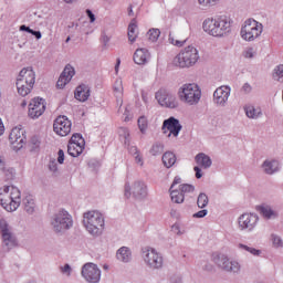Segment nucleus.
I'll return each mask as SVG.
<instances>
[{
  "mask_svg": "<svg viewBox=\"0 0 283 283\" xmlns=\"http://www.w3.org/2000/svg\"><path fill=\"white\" fill-rule=\"evenodd\" d=\"M202 28L210 36H224L231 32V19L227 15L207 18L202 23Z\"/></svg>",
  "mask_w": 283,
  "mask_h": 283,
  "instance_id": "1",
  "label": "nucleus"
},
{
  "mask_svg": "<svg viewBox=\"0 0 283 283\" xmlns=\"http://www.w3.org/2000/svg\"><path fill=\"white\" fill-rule=\"evenodd\" d=\"M50 226L56 235H64L66 231L74 227V219L67 210L60 209L51 216Z\"/></svg>",
  "mask_w": 283,
  "mask_h": 283,
  "instance_id": "2",
  "label": "nucleus"
},
{
  "mask_svg": "<svg viewBox=\"0 0 283 283\" xmlns=\"http://www.w3.org/2000/svg\"><path fill=\"white\" fill-rule=\"evenodd\" d=\"M83 218V224L91 235L95 238L103 235V231L105 230V217H103V213L93 210L85 212Z\"/></svg>",
  "mask_w": 283,
  "mask_h": 283,
  "instance_id": "3",
  "label": "nucleus"
},
{
  "mask_svg": "<svg viewBox=\"0 0 283 283\" xmlns=\"http://www.w3.org/2000/svg\"><path fill=\"white\" fill-rule=\"evenodd\" d=\"M179 101L187 105H198L202 98V91L196 83L184 84L178 90Z\"/></svg>",
  "mask_w": 283,
  "mask_h": 283,
  "instance_id": "4",
  "label": "nucleus"
},
{
  "mask_svg": "<svg viewBox=\"0 0 283 283\" xmlns=\"http://www.w3.org/2000/svg\"><path fill=\"white\" fill-rule=\"evenodd\" d=\"M200 59V54L198 53V49L193 45H188L174 59L172 63L177 67H193L198 60Z\"/></svg>",
  "mask_w": 283,
  "mask_h": 283,
  "instance_id": "5",
  "label": "nucleus"
},
{
  "mask_svg": "<svg viewBox=\"0 0 283 283\" xmlns=\"http://www.w3.org/2000/svg\"><path fill=\"white\" fill-rule=\"evenodd\" d=\"M264 30V25L258 22L255 19H248L244 21V24L241 27V39L243 41L252 42L255 39H260L262 36V32Z\"/></svg>",
  "mask_w": 283,
  "mask_h": 283,
  "instance_id": "6",
  "label": "nucleus"
},
{
  "mask_svg": "<svg viewBox=\"0 0 283 283\" xmlns=\"http://www.w3.org/2000/svg\"><path fill=\"white\" fill-rule=\"evenodd\" d=\"M143 259L145 264L153 271H158L163 266V254L158 253L156 249L145 248L143 249Z\"/></svg>",
  "mask_w": 283,
  "mask_h": 283,
  "instance_id": "7",
  "label": "nucleus"
},
{
  "mask_svg": "<svg viewBox=\"0 0 283 283\" xmlns=\"http://www.w3.org/2000/svg\"><path fill=\"white\" fill-rule=\"evenodd\" d=\"M132 195L136 200L147 198V185H145V181L137 180L133 184V186H130L129 182H126L124 196L125 198L129 199L132 198Z\"/></svg>",
  "mask_w": 283,
  "mask_h": 283,
  "instance_id": "8",
  "label": "nucleus"
},
{
  "mask_svg": "<svg viewBox=\"0 0 283 283\" xmlns=\"http://www.w3.org/2000/svg\"><path fill=\"white\" fill-rule=\"evenodd\" d=\"M212 260L219 269L228 273H240V263L238 261H229V256L222 253H213Z\"/></svg>",
  "mask_w": 283,
  "mask_h": 283,
  "instance_id": "9",
  "label": "nucleus"
},
{
  "mask_svg": "<svg viewBox=\"0 0 283 283\" xmlns=\"http://www.w3.org/2000/svg\"><path fill=\"white\" fill-rule=\"evenodd\" d=\"M259 222L260 217L256 213H243L238 218L239 230L244 233H253Z\"/></svg>",
  "mask_w": 283,
  "mask_h": 283,
  "instance_id": "10",
  "label": "nucleus"
},
{
  "mask_svg": "<svg viewBox=\"0 0 283 283\" xmlns=\"http://www.w3.org/2000/svg\"><path fill=\"white\" fill-rule=\"evenodd\" d=\"M155 98L161 107L168 109H176L180 105L176 95L165 88L159 90L155 94Z\"/></svg>",
  "mask_w": 283,
  "mask_h": 283,
  "instance_id": "11",
  "label": "nucleus"
},
{
  "mask_svg": "<svg viewBox=\"0 0 283 283\" xmlns=\"http://www.w3.org/2000/svg\"><path fill=\"white\" fill-rule=\"evenodd\" d=\"M82 277L88 283H99L101 282V269L94 263H86L82 266Z\"/></svg>",
  "mask_w": 283,
  "mask_h": 283,
  "instance_id": "12",
  "label": "nucleus"
},
{
  "mask_svg": "<svg viewBox=\"0 0 283 283\" xmlns=\"http://www.w3.org/2000/svg\"><path fill=\"white\" fill-rule=\"evenodd\" d=\"M9 140L13 146V149H17V151H19V149H23V145L28 143V137L25 136V129L14 127L13 129H11V133L9 135Z\"/></svg>",
  "mask_w": 283,
  "mask_h": 283,
  "instance_id": "13",
  "label": "nucleus"
},
{
  "mask_svg": "<svg viewBox=\"0 0 283 283\" xmlns=\"http://www.w3.org/2000/svg\"><path fill=\"white\" fill-rule=\"evenodd\" d=\"M45 99L41 97H34L29 104V118L36 120V118L45 114Z\"/></svg>",
  "mask_w": 283,
  "mask_h": 283,
  "instance_id": "14",
  "label": "nucleus"
},
{
  "mask_svg": "<svg viewBox=\"0 0 283 283\" xmlns=\"http://www.w3.org/2000/svg\"><path fill=\"white\" fill-rule=\"evenodd\" d=\"M53 132H55L57 136H67V134L72 132V122L65 115L56 117L53 123Z\"/></svg>",
  "mask_w": 283,
  "mask_h": 283,
  "instance_id": "15",
  "label": "nucleus"
},
{
  "mask_svg": "<svg viewBox=\"0 0 283 283\" xmlns=\"http://www.w3.org/2000/svg\"><path fill=\"white\" fill-rule=\"evenodd\" d=\"M0 233L2 235L3 244L4 247H7L8 251L17 247V238L12 235V232H10V227L8 226V222L3 219L0 220Z\"/></svg>",
  "mask_w": 283,
  "mask_h": 283,
  "instance_id": "16",
  "label": "nucleus"
},
{
  "mask_svg": "<svg viewBox=\"0 0 283 283\" xmlns=\"http://www.w3.org/2000/svg\"><path fill=\"white\" fill-rule=\"evenodd\" d=\"M229 96H231V87L220 86L213 92L212 101L217 107H227Z\"/></svg>",
  "mask_w": 283,
  "mask_h": 283,
  "instance_id": "17",
  "label": "nucleus"
},
{
  "mask_svg": "<svg viewBox=\"0 0 283 283\" xmlns=\"http://www.w3.org/2000/svg\"><path fill=\"white\" fill-rule=\"evenodd\" d=\"M17 81H19V85H23L27 83L30 87L36 83V73L32 67H24L20 71Z\"/></svg>",
  "mask_w": 283,
  "mask_h": 283,
  "instance_id": "18",
  "label": "nucleus"
},
{
  "mask_svg": "<svg viewBox=\"0 0 283 283\" xmlns=\"http://www.w3.org/2000/svg\"><path fill=\"white\" fill-rule=\"evenodd\" d=\"M163 129H168L175 138H178L180 132H182V124H180L178 118L171 116L164 120Z\"/></svg>",
  "mask_w": 283,
  "mask_h": 283,
  "instance_id": "19",
  "label": "nucleus"
},
{
  "mask_svg": "<svg viewBox=\"0 0 283 283\" xmlns=\"http://www.w3.org/2000/svg\"><path fill=\"white\" fill-rule=\"evenodd\" d=\"M74 74V69L72 67V65L67 64L56 82V87L59 90H63V87H65V85L70 83V81H72Z\"/></svg>",
  "mask_w": 283,
  "mask_h": 283,
  "instance_id": "20",
  "label": "nucleus"
},
{
  "mask_svg": "<svg viewBox=\"0 0 283 283\" xmlns=\"http://www.w3.org/2000/svg\"><path fill=\"white\" fill-rule=\"evenodd\" d=\"M151 59V53L149 50L142 48L137 49L133 55V61L136 65H147Z\"/></svg>",
  "mask_w": 283,
  "mask_h": 283,
  "instance_id": "21",
  "label": "nucleus"
},
{
  "mask_svg": "<svg viewBox=\"0 0 283 283\" xmlns=\"http://www.w3.org/2000/svg\"><path fill=\"white\" fill-rule=\"evenodd\" d=\"M262 169L268 176H273L280 171V161L276 159H265L262 164Z\"/></svg>",
  "mask_w": 283,
  "mask_h": 283,
  "instance_id": "22",
  "label": "nucleus"
},
{
  "mask_svg": "<svg viewBox=\"0 0 283 283\" xmlns=\"http://www.w3.org/2000/svg\"><path fill=\"white\" fill-rule=\"evenodd\" d=\"M75 98L81 103H85L90 98V86L82 84L75 90Z\"/></svg>",
  "mask_w": 283,
  "mask_h": 283,
  "instance_id": "23",
  "label": "nucleus"
},
{
  "mask_svg": "<svg viewBox=\"0 0 283 283\" xmlns=\"http://www.w3.org/2000/svg\"><path fill=\"white\" fill-rule=\"evenodd\" d=\"M195 160L199 167H202V169H209L211 165H213V161L211 160V157H209L205 153H199L196 155Z\"/></svg>",
  "mask_w": 283,
  "mask_h": 283,
  "instance_id": "24",
  "label": "nucleus"
},
{
  "mask_svg": "<svg viewBox=\"0 0 283 283\" xmlns=\"http://www.w3.org/2000/svg\"><path fill=\"white\" fill-rule=\"evenodd\" d=\"M116 258L119 262L127 264V262H132V250L127 247H122L117 250Z\"/></svg>",
  "mask_w": 283,
  "mask_h": 283,
  "instance_id": "25",
  "label": "nucleus"
},
{
  "mask_svg": "<svg viewBox=\"0 0 283 283\" xmlns=\"http://www.w3.org/2000/svg\"><path fill=\"white\" fill-rule=\"evenodd\" d=\"M85 149V145L76 144V143H69L67 145V154L72 156V158H78L81 154H83Z\"/></svg>",
  "mask_w": 283,
  "mask_h": 283,
  "instance_id": "26",
  "label": "nucleus"
},
{
  "mask_svg": "<svg viewBox=\"0 0 283 283\" xmlns=\"http://www.w3.org/2000/svg\"><path fill=\"white\" fill-rule=\"evenodd\" d=\"M256 210L265 218V220H271V218H277V212L271 208V206H258Z\"/></svg>",
  "mask_w": 283,
  "mask_h": 283,
  "instance_id": "27",
  "label": "nucleus"
},
{
  "mask_svg": "<svg viewBox=\"0 0 283 283\" xmlns=\"http://www.w3.org/2000/svg\"><path fill=\"white\" fill-rule=\"evenodd\" d=\"M161 161L166 169H171V167L176 165V154L166 151L161 157Z\"/></svg>",
  "mask_w": 283,
  "mask_h": 283,
  "instance_id": "28",
  "label": "nucleus"
},
{
  "mask_svg": "<svg viewBox=\"0 0 283 283\" xmlns=\"http://www.w3.org/2000/svg\"><path fill=\"white\" fill-rule=\"evenodd\" d=\"M23 206L24 211H27L29 216H32V213H34V208L36 207V205L34 203V198L32 197V195H29L23 199Z\"/></svg>",
  "mask_w": 283,
  "mask_h": 283,
  "instance_id": "29",
  "label": "nucleus"
},
{
  "mask_svg": "<svg viewBox=\"0 0 283 283\" xmlns=\"http://www.w3.org/2000/svg\"><path fill=\"white\" fill-rule=\"evenodd\" d=\"M115 96L117 98V105H123V81L117 80L114 85Z\"/></svg>",
  "mask_w": 283,
  "mask_h": 283,
  "instance_id": "30",
  "label": "nucleus"
},
{
  "mask_svg": "<svg viewBox=\"0 0 283 283\" xmlns=\"http://www.w3.org/2000/svg\"><path fill=\"white\" fill-rule=\"evenodd\" d=\"M17 90H18V94H20V96H28V94H30V92H32V90L34 88V85L28 84V83H23L22 85H19V80H17Z\"/></svg>",
  "mask_w": 283,
  "mask_h": 283,
  "instance_id": "31",
  "label": "nucleus"
},
{
  "mask_svg": "<svg viewBox=\"0 0 283 283\" xmlns=\"http://www.w3.org/2000/svg\"><path fill=\"white\" fill-rule=\"evenodd\" d=\"M138 36V25L132 21L128 25V40L134 43Z\"/></svg>",
  "mask_w": 283,
  "mask_h": 283,
  "instance_id": "32",
  "label": "nucleus"
},
{
  "mask_svg": "<svg viewBox=\"0 0 283 283\" xmlns=\"http://www.w3.org/2000/svg\"><path fill=\"white\" fill-rule=\"evenodd\" d=\"M171 201L175 202L176 205H182L185 202V195L180 192V190H169Z\"/></svg>",
  "mask_w": 283,
  "mask_h": 283,
  "instance_id": "33",
  "label": "nucleus"
},
{
  "mask_svg": "<svg viewBox=\"0 0 283 283\" xmlns=\"http://www.w3.org/2000/svg\"><path fill=\"white\" fill-rule=\"evenodd\" d=\"M207 205H209V196L205 192H200L197 198V207H199V209H205Z\"/></svg>",
  "mask_w": 283,
  "mask_h": 283,
  "instance_id": "34",
  "label": "nucleus"
},
{
  "mask_svg": "<svg viewBox=\"0 0 283 283\" xmlns=\"http://www.w3.org/2000/svg\"><path fill=\"white\" fill-rule=\"evenodd\" d=\"M163 151H165V145L160 142H156L150 148L151 156H160Z\"/></svg>",
  "mask_w": 283,
  "mask_h": 283,
  "instance_id": "35",
  "label": "nucleus"
},
{
  "mask_svg": "<svg viewBox=\"0 0 283 283\" xmlns=\"http://www.w3.org/2000/svg\"><path fill=\"white\" fill-rule=\"evenodd\" d=\"M260 114H262L260 111L255 109L253 106H248L245 108V115L248 118H259Z\"/></svg>",
  "mask_w": 283,
  "mask_h": 283,
  "instance_id": "36",
  "label": "nucleus"
},
{
  "mask_svg": "<svg viewBox=\"0 0 283 283\" xmlns=\"http://www.w3.org/2000/svg\"><path fill=\"white\" fill-rule=\"evenodd\" d=\"M273 78L274 81H279L280 83H283V64L274 69Z\"/></svg>",
  "mask_w": 283,
  "mask_h": 283,
  "instance_id": "37",
  "label": "nucleus"
},
{
  "mask_svg": "<svg viewBox=\"0 0 283 283\" xmlns=\"http://www.w3.org/2000/svg\"><path fill=\"white\" fill-rule=\"evenodd\" d=\"M179 189L182 196H185V193H193V191H196V187L190 184H182L179 186Z\"/></svg>",
  "mask_w": 283,
  "mask_h": 283,
  "instance_id": "38",
  "label": "nucleus"
},
{
  "mask_svg": "<svg viewBox=\"0 0 283 283\" xmlns=\"http://www.w3.org/2000/svg\"><path fill=\"white\" fill-rule=\"evenodd\" d=\"M137 124H138L139 132H142V134H145L148 127L147 117L140 116L137 120Z\"/></svg>",
  "mask_w": 283,
  "mask_h": 283,
  "instance_id": "39",
  "label": "nucleus"
},
{
  "mask_svg": "<svg viewBox=\"0 0 283 283\" xmlns=\"http://www.w3.org/2000/svg\"><path fill=\"white\" fill-rule=\"evenodd\" d=\"M239 249H243V251H247L248 253H251V255H261L262 251L258 250L255 248H251L249 245H244L242 243L239 244Z\"/></svg>",
  "mask_w": 283,
  "mask_h": 283,
  "instance_id": "40",
  "label": "nucleus"
},
{
  "mask_svg": "<svg viewBox=\"0 0 283 283\" xmlns=\"http://www.w3.org/2000/svg\"><path fill=\"white\" fill-rule=\"evenodd\" d=\"M159 36H160V30L159 29H150L148 31V39L153 43H156V41H158Z\"/></svg>",
  "mask_w": 283,
  "mask_h": 283,
  "instance_id": "41",
  "label": "nucleus"
},
{
  "mask_svg": "<svg viewBox=\"0 0 283 283\" xmlns=\"http://www.w3.org/2000/svg\"><path fill=\"white\" fill-rule=\"evenodd\" d=\"M69 143H75L76 145H85V139L83 138V135L80 133H75L72 135Z\"/></svg>",
  "mask_w": 283,
  "mask_h": 283,
  "instance_id": "42",
  "label": "nucleus"
},
{
  "mask_svg": "<svg viewBox=\"0 0 283 283\" xmlns=\"http://www.w3.org/2000/svg\"><path fill=\"white\" fill-rule=\"evenodd\" d=\"M220 0H198L199 6L202 8H212V6H218Z\"/></svg>",
  "mask_w": 283,
  "mask_h": 283,
  "instance_id": "43",
  "label": "nucleus"
},
{
  "mask_svg": "<svg viewBox=\"0 0 283 283\" xmlns=\"http://www.w3.org/2000/svg\"><path fill=\"white\" fill-rule=\"evenodd\" d=\"M272 243L275 249H283V241L280 235L272 234Z\"/></svg>",
  "mask_w": 283,
  "mask_h": 283,
  "instance_id": "44",
  "label": "nucleus"
},
{
  "mask_svg": "<svg viewBox=\"0 0 283 283\" xmlns=\"http://www.w3.org/2000/svg\"><path fill=\"white\" fill-rule=\"evenodd\" d=\"M41 147V142L39 140V137L33 136L31 138V151H39Z\"/></svg>",
  "mask_w": 283,
  "mask_h": 283,
  "instance_id": "45",
  "label": "nucleus"
},
{
  "mask_svg": "<svg viewBox=\"0 0 283 283\" xmlns=\"http://www.w3.org/2000/svg\"><path fill=\"white\" fill-rule=\"evenodd\" d=\"M255 54H258V52H255L253 48H248L243 51L244 59H254Z\"/></svg>",
  "mask_w": 283,
  "mask_h": 283,
  "instance_id": "46",
  "label": "nucleus"
},
{
  "mask_svg": "<svg viewBox=\"0 0 283 283\" xmlns=\"http://www.w3.org/2000/svg\"><path fill=\"white\" fill-rule=\"evenodd\" d=\"M168 41L169 43H171L172 45H176L177 48H182V45L187 43V40H184V41L176 40L171 36V34H169Z\"/></svg>",
  "mask_w": 283,
  "mask_h": 283,
  "instance_id": "47",
  "label": "nucleus"
},
{
  "mask_svg": "<svg viewBox=\"0 0 283 283\" xmlns=\"http://www.w3.org/2000/svg\"><path fill=\"white\" fill-rule=\"evenodd\" d=\"M60 270H61V273H64L67 276L72 275V266L67 263L64 266H61Z\"/></svg>",
  "mask_w": 283,
  "mask_h": 283,
  "instance_id": "48",
  "label": "nucleus"
},
{
  "mask_svg": "<svg viewBox=\"0 0 283 283\" xmlns=\"http://www.w3.org/2000/svg\"><path fill=\"white\" fill-rule=\"evenodd\" d=\"M57 163L59 165H63V163H65V151H63V149L57 151Z\"/></svg>",
  "mask_w": 283,
  "mask_h": 283,
  "instance_id": "49",
  "label": "nucleus"
},
{
  "mask_svg": "<svg viewBox=\"0 0 283 283\" xmlns=\"http://www.w3.org/2000/svg\"><path fill=\"white\" fill-rule=\"evenodd\" d=\"M7 164H6V157L0 155V172L6 174Z\"/></svg>",
  "mask_w": 283,
  "mask_h": 283,
  "instance_id": "50",
  "label": "nucleus"
},
{
  "mask_svg": "<svg viewBox=\"0 0 283 283\" xmlns=\"http://www.w3.org/2000/svg\"><path fill=\"white\" fill-rule=\"evenodd\" d=\"M208 213L209 211L207 209H203L192 214V218H206Z\"/></svg>",
  "mask_w": 283,
  "mask_h": 283,
  "instance_id": "51",
  "label": "nucleus"
},
{
  "mask_svg": "<svg viewBox=\"0 0 283 283\" xmlns=\"http://www.w3.org/2000/svg\"><path fill=\"white\" fill-rule=\"evenodd\" d=\"M193 171L196 172L195 176L197 180H200V178H202V169L200 168V166H195Z\"/></svg>",
  "mask_w": 283,
  "mask_h": 283,
  "instance_id": "52",
  "label": "nucleus"
},
{
  "mask_svg": "<svg viewBox=\"0 0 283 283\" xmlns=\"http://www.w3.org/2000/svg\"><path fill=\"white\" fill-rule=\"evenodd\" d=\"M180 182H182V179L179 176H176L174 181H172V184H171V186H170L169 191H172L174 188L176 187V185H180Z\"/></svg>",
  "mask_w": 283,
  "mask_h": 283,
  "instance_id": "53",
  "label": "nucleus"
},
{
  "mask_svg": "<svg viewBox=\"0 0 283 283\" xmlns=\"http://www.w3.org/2000/svg\"><path fill=\"white\" fill-rule=\"evenodd\" d=\"M86 15L88 17L91 23H94V21H96V15H94V12H92V10L87 9Z\"/></svg>",
  "mask_w": 283,
  "mask_h": 283,
  "instance_id": "54",
  "label": "nucleus"
},
{
  "mask_svg": "<svg viewBox=\"0 0 283 283\" xmlns=\"http://www.w3.org/2000/svg\"><path fill=\"white\" fill-rule=\"evenodd\" d=\"M31 34H32V36H35L36 41H40V39H42V36H43L41 31H34L33 29L31 30Z\"/></svg>",
  "mask_w": 283,
  "mask_h": 283,
  "instance_id": "55",
  "label": "nucleus"
},
{
  "mask_svg": "<svg viewBox=\"0 0 283 283\" xmlns=\"http://www.w3.org/2000/svg\"><path fill=\"white\" fill-rule=\"evenodd\" d=\"M242 90L245 94H251V90H252L251 84L249 83L243 84Z\"/></svg>",
  "mask_w": 283,
  "mask_h": 283,
  "instance_id": "56",
  "label": "nucleus"
},
{
  "mask_svg": "<svg viewBox=\"0 0 283 283\" xmlns=\"http://www.w3.org/2000/svg\"><path fill=\"white\" fill-rule=\"evenodd\" d=\"M20 32H28V34H31L32 29H30V27L22 24L20 25Z\"/></svg>",
  "mask_w": 283,
  "mask_h": 283,
  "instance_id": "57",
  "label": "nucleus"
},
{
  "mask_svg": "<svg viewBox=\"0 0 283 283\" xmlns=\"http://www.w3.org/2000/svg\"><path fill=\"white\" fill-rule=\"evenodd\" d=\"M6 134V126L3 125V120L0 118V136Z\"/></svg>",
  "mask_w": 283,
  "mask_h": 283,
  "instance_id": "58",
  "label": "nucleus"
},
{
  "mask_svg": "<svg viewBox=\"0 0 283 283\" xmlns=\"http://www.w3.org/2000/svg\"><path fill=\"white\" fill-rule=\"evenodd\" d=\"M50 171H56L59 168L56 167V163L51 161L49 165Z\"/></svg>",
  "mask_w": 283,
  "mask_h": 283,
  "instance_id": "59",
  "label": "nucleus"
},
{
  "mask_svg": "<svg viewBox=\"0 0 283 283\" xmlns=\"http://www.w3.org/2000/svg\"><path fill=\"white\" fill-rule=\"evenodd\" d=\"M170 282L171 283H181L182 282V279L180 276H172L170 279Z\"/></svg>",
  "mask_w": 283,
  "mask_h": 283,
  "instance_id": "60",
  "label": "nucleus"
},
{
  "mask_svg": "<svg viewBox=\"0 0 283 283\" xmlns=\"http://www.w3.org/2000/svg\"><path fill=\"white\" fill-rule=\"evenodd\" d=\"M172 231H177V235H182V232H180V226L178 224L172 226Z\"/></svg>",
  "mask_w": 283,
  "mask_h": 283,
  "instance_id": "61",
  "label": "nucleus"
},
{
  "mask_svg": "<svg viewBox=\"0 0 283 283\" xmlns=\"http://www.w3.org/2000/svg\"><path fill=\"white\" fill-rule=\"evenodd\" d=\"M135 160H136V163L138 164V165H143V157H140V155H136L135 156Z\"/></svg>",
  "mask_w": 283,
  "mask_h": 283,
  "instance_id": "62",
  "label": "nucleus"
},
{
  "mask_svg": "<svg viewBox=\"0 0 283 283\" xmlns=\"http://www.w3.org/2000/svg\"><path fill=\"white\" fill-rule=\"evenodd\" d=\"M128 17H134V7L132 4L128 7Z\"/></svg>",
  "mask_w": 283,
  "mask_h": 283,
  "instance_id": "63",
  "label": "nucleus"
},
{
  "mask_svg": "<svg viewBox=\"0 0 283 283\" xmlns=\"http://www.w3.org/2000/svg\"><path fill=\"white\" fill-rule=\"evenodd\" d=\"M10 191H12V188H10V186L3 187V193H10Z\"/></svg>",
  "mask_w": 283,
  "mask_h": 283,
  "instance_id": "64",
  "label": "nucleus"
}]
</instances>
